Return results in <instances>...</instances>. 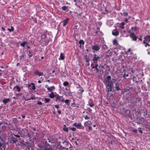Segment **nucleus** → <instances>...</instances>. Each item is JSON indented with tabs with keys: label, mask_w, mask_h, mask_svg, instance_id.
<instances>
[{
	"label": "nucleus",
	"mask_w": 150,
	"mask_h": 150,
	"mask_svg": "<svg viewBox=\"0 0 150 150\" xmlns=\"http://www.w3.org/2000/svg\"><path fill=\"white\" fill-rule=\"evenodd\" d=\"M85 59H86V61L87 63L89 62L90 61V59L89 58H85Z\"/></svg>",
	"instance_id": "nucleus-44"
},
{
	"label": "nucleus",
	"mask_w": 150,
	"mask_h": 150,
	"mask_svg": "<svg viewBox=\"0 0 150 150\" xmlns=\"http://www.w3.org/2000/svg\"><path fill=\"white\" fill-rule=\"evenodd\" d=\"M91 67L92 69H94V65L93 63H92L91 64Z\"/></svg>",
	"instance_id": "nucleus-50"
},
{
	"label": "nucleus",
	"mask_w": 150,
	"mask_h": 150,
	"mask_svg": "<svg viewBox=\"0 0 150 150\" xmlns=\"http://www.w3.org/2000/svg\"><path fill=\"white\" fill-rule=\"evenodd\" d=\"M39 71L38 70H36L34 72V73L36 75H39Z\"/></svg>",
	"instance_id": "nucleus-46"
},
{
	"label": "nucleus",
	"mask_w": 150,
	"mask_h": 150,
	"mask_svg": "<svg viewBox=\"0 0 150 150\" xmlns=\"http://www.w3.org/2000/svg\"><path fill=\"white\" fill-rule=\"evenodd\" d=\"M100 58L99 55L96 54H94V57L92 59V61L95 62V63H96V62H97L98 60H99V59Z\"/></svg>",
	"instance_id": "nucleus-7"
},
{
	"label": "nucleus",
	"mask_w": 150,
	"mask_h": 150,
	"mask_svg": "<svg viewBox=\"0 0 150 150\" xmlns=\"http://www.w3.org/2000/svg\"><path fill=\"white\" fill-rule=\"evenodd\" d=\"M124 114L125 116L129 117L130 116L131 111L129 109H127L124 111Z\"/></svg>",
	"instance_id": "nucleus-6"
},
{
	"label": "nucleus",
	"mask_w": 150,
	"mask_h": 150,
	"mask_svg": "<svg viewBox=\"0 0 150 150\" xmlns=\"http://www.w3.org/2000/svg\"><path fill=\"white\" fill-rule=\"evenodd\" d=\"M98 32H99V31H97V30L95 31V35H97L98 34Z\"/></svg>",
	"instance_id": "nucleus-56"
},
{
	"label": "nucleus",
	"mask_w": 150,
	"mask_h": 150,
	"mask_svg": "<svg viewBox=\"0 0 150 150\" xmlns=\"http://www.w3.org/2000/svg\"><path fill=\"white\" fill-rule=\"evenodd\" d=\"M113 45H117L118 44L117 40L116 39H114L113 41Z\"/></svg>",
	"instance_id": "nucleus-33"
},
{
	"label": "nucleus",
	"mask_w": 150,
	"mask_h": 150,
	"mask_svg": "<svg viewBox=\"0 0 150 150\" xmlns=\"http://www.w3.org/2000/svg\"><path fill=\"white\" fill-rule=\"evenodd\" d=\"M69 21V18H67L64 21H63V26H64L68 23Z\"/></svg>",
	"instance_id": "nucleus-18"
},
{
	"label": "nucleus",
	"mask_w": 150,
	"mask_h": 150,
	"mask_svg": "<svg viewBox=\"0 0 150 150\" xmlns=\"http://www.w3.org/2000/svg\"><path fill=\"white\" fill-rule=\"evenodd\" d=\"M37 104L39 105H42V103L40 101L38 102Z\"/></svg>",
	"instance_id": "nucleus-51"
},
{
	"label": "nucleus",
	"mask_w": 150,
	"mask_h": 150,
	"mask_svg": "<svg viewBox=\"0 0 150 150\" xmlns=\"http://www.w3.org/2000/svg\"><path fill=\"white\" fill-rule=\"evenodd\" d=\"M122 25H125V23L124 22H122L121 23Z\"/></svg>",
	"instance_id": "nucleus-64"
},
{
	"label": "nucleus",
	"mask_w": 150,
	"mask_h": 150,
	"mask_svg": "<svg viewBox=\"0 0 150 150\" xmlns=\"http://www.w3.org/2000/svg\"><path fill=\"white\" fill-rule=\"evenodd\" d=\"M67 6H64L62 7L61 8L64 11H65L67 9Z\"/></svg>",
	"instance_id": "nucleus-37"
},
{
	"label": "nucleus",
	"mask_w": 150,
	"mask_h": 150,
	"mask_svg": "<svg viewBox=\"0 0 150 150\" xmlns=\"http://www.w3.org/2000/svg\"><path fill=\"white\" fill-rule=\"evenodd\" d=\"M14 136L17 138L20 137V136L18 135H15V134H13Z\"/></svg>",
	"instance_id": "nucleus-53"
},
{
	"label": "nucleus",
	"mask_w": 150,
	"mask_h": 150,
	"mask_svg": "<svg viewBox=\"0 0 150 150\" xmlns=\"http://www.w3.org/2000/svg\"><path fill=\"white\" fill-rule=\"evenodd\" d=\"M47 31H44L43 34L41 35V39L40 41V42L41 43V42L42 41L43 39L47 37Z\"/></svg>",
	"instance_id": "nucleus-10"
},
{
	"label": "nucleus",
	"mask_w": 150,
	"mask_h": 150,
	"mask_svg": "<svg viewBox=\"0 0 150 150\" xmlns=\"http://www.w3.org/2000/svg\"><path fill=\"white\" fill-rule=\"evenodd\" d=\"M57 112H58V113L59 114H61V111L60 110H58Z\"/></svg>",
	"instance_id": "nucleus-63"
},
{
	"label": "nucleus",
	"mask_w": 150,
	"mask_h": 150,
	"mask_svg": "<svg viewBox=\"0 0 150 150\" xmlns=\"http://www.w3.org/2000/svg\"><path fill=\"white\" fill-rule=\"evenodd\" d=\"M54 106L57 109H58L59 107V105H54Z\"/></svg>",
	"instance_id": "nucleus-54"
},
{
	"label": "nucleus",
	"mask_w": 150,
	"mask_h": 150,
	"mask_svg": "<svg viewBox=\"0 0 150 150\" xmlns=\"http://www.w3.org/2000/svg\"><path fill=\"white\" fill-rule=\"evenodd\" d=\"M28 55L29 58H30V57H32L33 55L31 53V52L30 51H28Z\"/></svg>",
	"instance_id": "nucleus-38"
},
{
	"label": "nucleus",
	"mask_w": 150,
	"mask_h": 150,
	"mask_svg": "<svg viewBox=\"0 0 150 150\" xmlns=\"http://www.w3.org/2000/svg\"><path fill=\"white\" fill-rule=\"evenodd\" d=\"M14 87L16 88L17 91L18 92H20L21 91V88L20 87L18 86H16Z\"/></svg>",
	"instance_id": "nucleus-31"
},
{
	"label": "nucleus",
	"mask_w": 150,
	"mask_h": 150,
	"mask_svg": "<svg viewBox=\"0 0 150 150\" xmlns=\"http://www.w3.org/2000/svg\"><path fill=\"white\" fill-rule=\"evenodd\" d=\"M128 13L127 12H124L123 13V15L124 16H128Z\"/></svg>",
	"instance_id": "nucleus-47"
},
{
	"label": "nucleus",
	"mask_w": 150,
	"mask_h": 150,
	"mask_svg": "<svg viewBox=\"0 0 150 150\" xmlns=\"http://www.w3.org/2000/svg\"><path fill=\"white\" fill-rule=\"evenodd\" d=\"M49 97L51 98H53L54 97H56V95H54L53 92H51V93L49 95Z\"/></svg>",
	"instance_id": "nucleus-23"
},
{
	"label": "nucleus",
	"mask_w": 150,
	"mask_h": 150,
	"mask_svg": "<svg viewBox=\"0 0 150 150\" xmlns=\"http://www.w3.org/2000/svg\"><path fill=\"white\" fill-rule=\"evenodd\" d=\"M132 132H133L135 133H137V129H132Z\"/></svg>",
	"instance_id": "nucleus-49"
},
{
	"label": "nucleus",
	"mask_w": 150,
	"mask_h": 150,
	"mask_svg": "<svg viewBox=\"0 0 150 150\" xmlns=\"http://www.w3.org/2000/svg\"><path fill=\"white\" fill-rule=\"evenodd\" d=\"M94 69H94V71H95L96 70V73H98L99 71H101L98 67H97L96 68H94Z\"/></svg>",
	"instance_id": "nucleus-35"
},
{
	"label": "nucleus",
	"mask_w": 150,
	"mask_h": 150,
	"mask_svg": "<svg viewBox=\"0 0 150 150\" xmlns=\"http://www.w3.org/2000/svg\"><path fill=\"white\" fill-rule=\"evenodd\" d=\"M13 123L15 125H17L18 122V121L17 120V118H13V120H12Z\"/></svg>",
	"instance_id": "nucleus-20"
},
{
	"label": "nucleus",
	"mask_w": 150,
	"mask_h": 150,
	"mask_svg": "<svg viewBox=\"0 0 150 150\" xmlns=\"http://www.w3.org/2000/svg\"><path fill=\"white\" fill-rule=\"evenodd\" d=\"M44 41L45 42L44 44L45 45H47L49 42V40H48L47 39H45V40H44Z\"/></svg>",
	"instance_id": "nucleus-24"
},
{
	"label": "nucleus",
	"mask_w": 150,
	"mask_h": 150,
	"mask_svg": "<svg viewBox=\"0 0 150 150\" xmlns=\"http://www.w3.org/2000/svg\"><path fill=\"white\" fill-rule=\"evenodd\" d=\"M11 100L9 98H4L2 102L4 104H6Z\"/></svg>",
	"instance_id": "nucleus-17"
},
{
	"label": "nucleus",
	"mask_w": 150,
	"mask_h": 150,
	"mask_svg": "<svg viewBox=\"0 0 150 150\" xmlns=\"http://www.w3.org/2000/svg\"><path fill=\"white\" fill-rule=\"evenodd\" d=\"M24 57V55L23 54H21L20 56V59H21L22 58H23Z\"/></svg>",
	"instance_id": "nucleus-52"
},
{
	"label": "nucleus",
	"mask_w": 150,
	"mask_h": 150,
	"mask_svg": "<svg viewBox=\"0 0 150 150\" xmlns=\"http://www.w3.org/2000/svg\"><path fill=\"white\" fill-rule=\"evenodd\" d=\"M64 127L63 129V130L64 131L66 132H67L68 131V128H67V127H66V126L65 125H64Z\"/></svg>",
	"instance_id": "nucleus-32"
},
{
	"label": "nucleus",
	"mask_w": 150,
	"mask_h": 150,
	"mask_svg": "<svg viewBox=\"0 0 150 150\" xmlns=\"http://www.w3.org/2000/svg\"><path fill=\"white\" fill-rule=\"evenodd\" d=\"M30 100H33L34 99H36V98L32 96L30 98Z\"/></svg>",
	"instance_id": "nucleus-62"
},
{
	"label": "nucleus",
	"mask_w": 150,
	"mask_h": 150,
	"mask_svg": "<svg viewBox=\"0 0 150 150\" xmlns=\"http://www.w3.org/2000/svg\"><path fill=\"white\" fill-rule=\"evenodd\" d=\"M31 84L32 85L31 88H32V89L33 90H35L36 88V87L34 85V84L33 83H31Z\"/></svg>",
	"instance_id": "nucleus-30"
},
{
	"label": "nucleus",
	"mask_w": 150,
	"mask_h": 150,
	"mask_svg": "<svg viewBox=\"0 0 150 150\" xmlns=\"http://www.w3.org/2000/svg\"><path fill=\"white\" fill-rule=\"evenodd\" d=\"M88 110L90 112H91L92 111L91 109L90 108H88Z\"/></svg>",
	"instance_id": "nucleus-60"
},
{
	"label": "nucleus",
	"mask_w": 150,
	"mask_h": 150,
	"mask_svg": "<svg viewBox=\"0 0 150 150\" xmlns=\"http://www.w3.org/2000/svg\"><path fill=\"white\" fill-rule=\"evenodd\" d=\"M46 88H47V87H46ZM55 89V87L54 86H51L50 87H47V92H51L52 91L54 90Z\"/></svg>",
	"instance_id": "nucleus-13"
},
{
	"label": "nucleus",
	"mask_w": 150,
	"mask_h": 150,
	"mask_svg": "<svg viewBox=\"0 0 150 150\" xmlns=\"http://www.w3.org/2000/svg\"><path fill=\"white\" fill-rule=\"evenodd\" d=\"M125 21L126 23H127L128 22V18H126L125 20Z\"/></svg>",
	"instance_id": "nucleus-58"
},
{
	"label": "nucleus",
	"mask_w": 150,
	"mask_h": 150,
	"mask_svg": "<svg viewBox=\"0 0 150 150\" xmlns=\"http://www.w3.org/2000/svg\"><path fill=\"white\" fill-rule=\"evenodd\" d=\"M98 64H97V63L96 64H95V65H94V68H96L97 67H98Z\"/></svg>",
	"instance_id": "nucleus-55"
},
{
	"label": "nucleus",
	"mask_w": 150,
	"mask_h": 150,
	"mask_svg": "<svg viewBox=\"0 0 150 150\" xmlns=\"http://www.w3.org/2000/svg\"><path fill=\"white\" fill-rule=\"evenodd\" d=\"M55 100L56 101H60L62 102H64V99L62 96H59L58 94H56V99Z\"/></svg>",
	"instance_id": "nucleus-3"
},
{
	"label": "nucleus",
	"mask_w": 150,
	"mask_h": 150,
	"mask_svg": "<svg viewBox=\"0 0 150 150\" xmlns=\"http://www.w3.org/2000/svg\"><path fill=\"white\" fill-rule=\"evenodd\" d=\"M60 58L62 60H64V56L62 53L60 54Z\"/></svg>",
	"instance_id": "nucleus-26"
},
{
	"label": "nucleus",
	"mask_w": 150,
	"mask_h": 150,
	"mask_svg": "<svg viewBox=\"0 0 150 150\" xmlns=\"http://www.w3.org/2000/svg\"><path fill=\"white\" fill-rule=\"evenodd\" d=\"M69 85V83L68 82H67V81H64L63 83V85L64 86H67Z\"/></svg>",
	"instance_id": "nucleus-34"
},
{
	"label": "nucleus",
	"mask_w": 150,
	"mask_h": 150,
	"mask_svg": "<svg viewBox=\"0 0 150 150\" xmlns=\"http://www.w3.org/2000/svg\"><path fill=\"white\" fill-rule=\"evenodd\" d=\"M112 34L113 35L115 36H117L119 35V32L117 31H112Z\"/></svg>",
	"instance_id": "nucleus-21"
},
{
	"label": "nucleus",
	"mask_w": 150,
	"mask_h": 150,
	"mask_svg": "<svg viewBox=\"0 0 150 150\" xmlns=\"http://www.w3.org/2000/svg\"><path fill=\"white\" fill-rule=\"evenodd\" d=\"M145 43H143V44H145V47H147V46H150V45H149L148 43L147 42H146Z\"/></svg>",
	"instance_id": "nucleus-41"
},
{
	"label": "nucleus",
	"mask_w": 150,
	"mask_h": 150,
	"mask_svg": "<svg viewBox=\"0 0 150 150\" xmlns=\"http://www.w3.org/2000/svg\"><path fill=\"white\" fill-rule=\"evenodd\" d=\"M100 48V46L97 44L94 45L92 46V49L94 51H98Z\"/></svg>",
	"instance_id": "nucleus-4"
},
{
	"label": "nucleus",
	"mask_w": 150,
	"mask_h": 150,
	"mask_svg": "<svg viewBox=\"0 0 150 150\" xmlns=\"http://www.w3.org/2000/svg\"><path fill=\"white\" fill-rule=\"evenodd\" d=\"M129 76V74H125L124 73L123 75V76H122L121 78H125L126 77H128Z\"/></svg>",
	"instance_id": "nucleus-39"
},
{
	"label": "nucleus",
	"mask_w": 150,
	"mask_h": 150,
	"mask_svg": "<svg viewBox=\"0 0 150 150\" xmlns=\"http://www.w3.org/2000/svg\"><path fill=\"white\" fill-rule=\"evenodd\" d=\"M70 100L69 99H66L65 100H64V102L66 103H68Z\"/></svg>",
	"instance_id": "nucleus-48"
},
{
	"label": "nucleus",
	"mask_w": 150,
	"mask_h": 150,
	"mask_svg": "<svg viewBox=\"0 0 150 150\" xmlns=\"http://www.w3.org/2000/svg\"><path fill=\"white\" fill-rule=\"evenodd\" d=\"M70 129L74 131H76V129L75 127H71L70 128Z\"/></svg>",
	"instance_id": "nucleus-40"
},
{
	"label": "nucleus",
	"mask_w": 150,
	"mask_h": 150,
	"mask_svg": "<svg viewBox=\"0 0 150 150\" xmlns=\"http://www.w3.org/2000/svg\"><path fill=\"white\" fill-rule=\"evenodd\" d=\"M26 44V41H24L23 42L21 43L20 44L23 47H24L25 45Z\"/></svg>",
	"instance_id": "nucleus-36"
},
{
	"label": "nucleus",
	"mask_w": 150,
	"mask_h": 150,
	"mask_svg": "<svg viewBox=\"0 0 150 150\" xmlns=\"http://www.w3.org/2000/svg\"><path fill=\"white\" fill-rule=\"evenodd\" d=\"M62 143L63 144H65V145H68L67 142L65 141H64L62 142ZM56 147L57 149H58L59 150H62L63 149H65L66 147V145H62L61 144V142L57 141L56 144Z\"/></svg>",
	"instance_id": "nucleus-1"
},
{
	"label": "nucleus",
	"mask_w": 150,
	"mask_h": 150,
	"mask_svg": "<svg viewBox=\"0 0 150 150\" xmlns=\"http://www.w3.org/2000/svg\"><path fill=\"white\" fill-rule=\"evenodd\" d=\"M142 35H141L140 36L139 38V40L141 41H142Z\"/></svg>",
	"instance_id": "nucleus-57"
},
{
	"label": "nucleus",
	"mask_w": 150,
	"mask_h": 150,
	"mask_svg": "<svg viewBox=\"0 0 150 150\" xmlns=\"http://www.w3.org/2000/svg\"><path fill=\"white\" fill-rule=\"evenodd\" d=\"M115 85L116 86L115 87V88L117 91H118L120 90V89L119 87V86L117 85V83H115Z\"/></svg>",
	"instance_id": "nucleus-28"
},
{
	"label": "nucleus",
	"mask_w": 150,
	"mask_h": 150,
	"mask_svg": "<svg viewBox=\"0 0 150 150\" xmlns=\"http://www.w3.org/2000/svg\"><path fill=\"white\" fill-rule=\"evenodd\" d=\"M45 144L46 145L47 147L45 148L44 150H52V147L47 143V141L46 140L44 142Z\"/></svg>",
	"instance_id": "nucleus-8"
},
{
	"label": "nucleus",
	"mask_w": 150,
	"mask_h": 150,
	"mask_svg": "<svg viewBox=\"0 0 150 150\" xmlns=\"http://www.w3.org/2000/svg\"><path fill=\"white\" fill-rule=\"evenodd\" d=\"M91 125V122L90 120H88L87 121H86L84 124L85 127H88L89 125Z\"/></svg>",
	"instance_id": "nucleus-11"
},
{
	"label": "nucleus",
	"mask_w": 150,
	"mask_h": 150,
	"mask_svg": "<svg viewBox=\"0 0 150 150\" xmlns=\"http://www.w3.org/2000/svg\"><path fill=\"white\" fill-rule=\"evenodd\" d=\"M79 43L81 45H83L84 44V42L83 40H80L79 41Z\"/></svg>",
	"instance_id": "nucleus-27"
},
{
	"label": "nucleus",
	"mask_w": 150,
	"mask_h": 150,
	"mask_svg": "<svg viewBox=\"0 0 150 150\" xmlns=\"http://www.w3.org/2000/svg\"><path fill=\"white\" fill-rule=\"evenodd\" d=\"M10 32H11L13 31L14 30V28L12 26H11V28H8L7 29Z\"/></svg>",
	"instance_id": "nucleus-25"
},
{
	"label": "nucleus",
	"mask_w": 150,
	"mask_h": 150,
	"mask_svg": "<svg viewBox=\"0 0 150 150\" xmlns=\"http://www.w3.org/2000/svg\"><path fill=\"white\" fill-rule=\"evenodd\" d=\"M11 141L13 143H16L18 141L17 139L13 136L11 137Z\"/></svg>",
	"instance_id": "nucleus-19"
},
{
	"label": "nucleus",
	"mask_w": 150,
	"mask_h": 150,
	"mask_svg": "<svg viewBox=\"0 0 150 150\" xmlns=\"http://www.w3.org/2000/svg\"><path fill=\"white\" fill-rule=\"evenodd\" d=\"M38 74H39V75H38L39 76H43L44 75V74L43 73L40 72L39 71V72Z\"/></svg>",
	"instance_id": "nucleus-45"
},
{
	"label": "nucleus",
	"mask_w": 150,
	"mask_h": 150,
	"mask_svg": "<svg viewBox=\"0 0 150 150\" xmlns=\"http://www.w3.org/2000/svg\"><path fill=\"white\" fill-rule=\"evenodd\" d=\"M73 126H74L75 127H76L77 128H78V127H80L82 126L81 124V123H79L77 124L76 122H75L73 125Z\"/></svg>",
	"instance_id": "nucleus-16"
},
{
	"label": "nucleus",
	"mask_w": 150,
	"mask_h": 150,
	"mask_svg": "<svg viewBox=\"0 0 150 150\" xmlns=\"http://www.w3.org/2000/svg\"><path fill=\"white\" fill-rule=\"evenodd\" d=\"M129 36L132 40L135 41H137V39L138 38V37L137 36L133 33H130Z\"/></svg>",
	"instance_id": "nucleus-5"
},
{
	"label": "nucleus",
	"mask_w": 150,
	"mask_h": 150,
	"mask_svg": "<svg viewBox=\"0 0 150 150\" xmlns=\"http://www.w3.org/2000/svg\"><path fill=\"white\" fill-rule=\"evenodd\" d=\"M111 78V77L110 76H106V77L105 78L104 81L103 83H105L108 81H110V79Z\"/></svg>",
	"instance_id": "nucleus-14"
},
{
	"label": "nucleus",
	"mask_w": 150,
	"mask_h": 150,
	"mask_svg": "<svg viewBox=\"0 0 150 150\" xmlns=\"http://www.w3.org/2000/svg\"><path fill=\"white\" fill-rule=\"evenodd\" d=\"M142 128L141 127H139L138 128V131H139L141 133H143V131L141 130Z\"/></svg>",
	"instance_id": "nucleus-43"
},
{
	"label": "nucleus",
	"mask_w": 150,
	"mask_h": 150,
	"mask_svg": "<svg viewBox=\"0 0 150 150\" xmlns=\"http://www.w3.org/2000/svg\"><path fill=\"white\" fill-rule=\"evenodd\" d=\"M107 88V90L108 92H112L113 89V84L112 81L104 83Z\"/></svg>",
	"instance_id": "nucleus-2"
},
{
	"label": "nucleus",
	"mask_w": 150,
	"mask_h": 150,
	"mask_svg": "<svg viewBox=\"0 0 150 150\" xmlns=\"http://www.w3.org/2000/svg\"><path fill=\"white\" fill-rule=\"evenodd\" d=\"M88 129H89L90 130H92V128L91 126H88Z\"/></svg>",
	"instance_id": "nucleus-59"
},
{
	"label": "nucleus",
	"mask_w": 150,
	"mask_h": 150,
	"mask_svg": "<svg viewBox=\"0 0 150 150\" xmlns=\"http://www.w3.org/2000/svg\"><path fill=\"white\" fill-rule=\"evenodd\" d=\"M90 117L87 115H86L84 117L85 119L86 120H89L90 119Z\"/></svg>",
	"instance_id": "nucleus-42"
},
{
	"label": "nucleus",
	"mask_w": 150,
	"mask_h": 150,
	"mask_svg": "<svg viewBox=\"0 0 150 150\" xmlns=\"http://www.w3.org/2000/svg\"><path fill=\"white\" fill-rule=\"evenodd\" d=\"M76 85L78 86L76 87L77 88H80L82 89L81 90V92L79 93V94H81V95L83 94V93L84 91V89L79 84H77Z\"/></svg>",
	"instance_id": "nucleus-15"
},
{
	"label": "nucleus",
	"mask_w": 150,
	"mask_h": 150,
	"mask_svg": "<svg viewBox=\"0 0 150 150\" xmlns=\"http://www.w3.org/2000/svg\"><path fill=\"white\" fill-rule=\"evenodd\" d=\"M87 105L91 107H93L94 106L93 102L90 99L88 101V103Z\"/></svg>",
	"instance_id": "nucleus-12"
},
{
	"label": "nucleus",
	"mask_w": 150,
	"mask_h": 150,
	"mask_svg": "<svg viewBox=\"0 0 150 150\" xmlns=\"http://www.w3.org/2000/svg\"><path fill=\"white\" fill-rule=\"evenodd\" d=\"M47 140H48V142H49L52 143L51 140L50 139V138L48 137V138H47Z\"/></svg>",
	"instance_id": "nucleus-61"
},
{
	"label": "nucleus",
	"mask_w": 150,
	"mask_h": 150,
	"mask_svg": "<svg viewBox=\"0 0 150 150\" xmlns=\"http://www.w3.org/2000/svg\"><path fill=\"white\" fill-rule=\"evenodd\" d=\"M45 103H49L50 101V99L49 98H45L44 99Z\"/></svg>",
	"instance_id": "nucleus-29"
},
{
	"label": "nucleus",
	"mask_w": 150,
	"mask_h": 150,
	"mask_svg": "<svg viewBox=\"0 0 150 150\" xmlns=\"http://www.w3.org/2000/svg\"><path fill=\"white\" fill-rule=\"evenodd\" d=\"M144 40L142 43H145L146 42H150V35H147L144 38Z\"/></svg>",
	"instance_id": "nucleus-9"
},
{
	"label": "nucleus",
	"mask_w": 150,
	"mask_h": 150,
	"mask_svg": "<svg viewBox=\"0 0 150 150\" xmlns=\"http://www.w3.org/2000/svg\"><path fill=\"white\" fill-rule=\"evenodd\" d=\"M6 146L2 144L0 146V149L1 150H5Z\"/></svg>",
	"instance_id": "nucleus-22"
}]
</instances>
